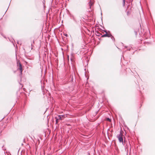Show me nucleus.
Returning <instances> with one entry per match:
<instances>
[{"mask_svg": "<svg viewBox=\"0 0 155 155\" xmlns=\"http://www.w3.org/2000/svg\"><path fill=\"white\" fill-rule=\"evenodd\" d=\"M110 37H111V38L112 41H114L115 39H114V37L113 36H112V35H111V36Z\"/></svg>", "mask_w": 155, "mask_h": 155, "instance_id": "obj_10", "label": "nucleus"}, {"mask_svg": "<svg viewBox=\"0 0 155 155\" xmlns=\"http://www.w3.org/2000/svg\"><path fill=\"white\" fill-rule=\"evenodd\" d=\"M131 48H128L127 49V50H128L129 51H130V50Z\"/></svg>", "mask_w": 155, "mask_h": 155, "instance_id": "obj_15", "label": "nucleus"}, {"mask_svg": "<svg viewBox=\"0 0 155 155\" xmlns=\"http://www.w3.org/2000/svg\"><path fill=\"white\" fill-rule=\"evenodd\" d=\"M103 31L105 33H106V32H107V33H110V31H107L106 30H103Z\"/></svg>", "mask_w": 155, "mask_h": 155, "instance_id": "obj_12", "label": "nucleus"}, {"mask_svg": "<svg viewBox=\"0 0 155 155\" xmlns=\"http://www.w3.org/2000/svg\"><path fill=\"white\" fill-rule=\"evenodd\" d=\"M89 8L91 9V7L93 5V3L92 2L91 0H90V1L88 3Z\"/></svg>", "mask_w": 155, "mask_h": 155, "instance_id": "obj_6", "label": "nucleus"}, {"mask_svg": "<svg viewBox=\"0 0 155 155\" xmlns=\"http://www.w3.org/2000/svg\"><path fill=\"white\" fill-rule=\"evenodd\" d=\"M101 15H102V12H101Z\"/></svg>", "mask_w": 155, "mask_h": 155, "instance_id": "obj_21", "label": "nucleus"}, {"mask_svg": "<svg viewBox=\"0 0 155 155\" xmlns=\"http://www.w3.org/2000/svg\"><path fill=\"white\" fill-rule=\"evenodd\" d=\"M123 134L121 132H120V134L118 136V138L119 140V141L120 143H123Z\"/></svg>", "mask_w": 155, "mask_h": 155, "instance_id": "obj_3", "label": "nucleus"}, {"mask_svg": "<svg viewBox=\"0 0 155 155\" xmlns=\"http://www.w3.org/2000/svg\"><path fill=\"white\" fill-rule=\"evenodd\" d=\"M127 46H125L124 48H127Z\"/></svg>", "mask_w": 155, "mask_h": 155, "instance_id": "obj_18", "label": "nucleus"}, {"mask_svg": "<svg viewBox=\"0 0 155 155\" xmlns=\"http://www.w3.org/2000/svg\"><path fill=\"white\" fill-rule=\"evenodd\" d=\"M121 44L122 45H123V43H121Z\"/></svg>", "mask_w": 155, "mask_h": 155, "instance_id": "obj_20", "label": "nucleus"}, {"mask_svg": "<svg viewBox=\"0 0 155 155\" xmlns=\"http://www.w3.org/2000/svg\"><path fill=\"white\" fill-rule=\"evenodd\" d=\"M17 66L18 67H19L18 68V70L19 69L20 71V74H22V71L23 70V68L22 65L21 64L20 62L18 61L17 62Z\"/></svg>", "mask_w": 155, "mask_h": 155, "instance_id": "obj_2", "label": "nucleus"}, {"mask_svg": "<svg viewBox=\"0 0 155 155\" xmlns=\"http://www.w3.org/2000/svg\"><path fill=\"white\" fill-rule=\"evenodd\" d=\"M111 36V34L110 33L106 32L105 34L101 36V37H110Z\"/></svg>", "mask_w": 155, "mask_h": 155, "instance_id": "obj_4", "label": "nucleus"}, {"mask_svg": "<svg viewBox=\"0 0 155 155\" xmlns=\"http://www.w3.org/2000/svg\"><path fill=\"white\" fill-rule=\"evenodd\" d=\"M31 45L32 46V44H31Z\"/></svg>", "mask_w": 155, "mask_h": 155, "instance_id": "obj_24", "label": "nucleus"}, {"mask_svg": "<svg viewBox=\"0 0 155 155\" xmlns=\"http://www.w3.org/2000/svg\"><path fill=\"white\" fill-rule=\"evenodd\" d=\"M12 42V43H13V45H14V43L13 42Z\"/></svg>", "mask_w": 155, "mask_h": 155, "instance_id": "obj_19", "label": "nucleus"}, {"mask_svg": "<svg viewBox=\"0 0 155 155\" xmlns=\"http://www.w3.org/2000/svg\"><path fill=\"white\" fill-rule=\"evenodd\" d=\"M33 43H34V40L33 41Z\"/></svg>", "mask_w": 155, "mask_h": 155, "instance_id": "obj_17", "label": "nucleus"}, {"mask_svg": "<svg viewBox=\"0 0 155 155\" xmlns=\"http://www.w3.org/2000/svg\"><path fill=\"white\" fill-rule=\"evenodd\" d=\"M25 88H24V91H25Z\"/></svg>", "mask_w": 155, "mask_h": 155, "instance_id": "obj_22", "label": "nucleus"}, {"mask_svg": "<svg viewBox=\"0 0 155 155\" xmlns=\"http://www.w3.org/2000/svg\"><path fill=\"white\" fill-rule=\"evenodd\" d=\"M4 37L5 38H6L5 37V36H4Z\"/></svg>", "mask_w": 155, "mask_h": 155, "instance_id": "obj_23", "label": "nucleus"}, {"mask_svg": "<svg viewBox=\"0 0 155 155\" xmlns=\"http://www.w3.org/2000/svg\"><path fill=\"white\" fill-rule=\"evenodd\" d=\"M55 118H56V124H57L58 123V120H58V119L57 118V117H55Z\"/></svg>", "mask_w": 155, "mask_h": 155, "instance_id": "obj_13", "label": "nucleus"}, {"mask_svg": "<svg viewBox=\"0 0 155 155\" xmlns=\"http://www.w3.org/2000/svg\"><path fill=\"white\" fill-rule=\"evenodd\" d=\"M70 82H71L72 83V84L74 85L75 84L76 82V78L74 74L73 75H71L69 79Z\"/></svg>", "mask_w": 155, "mask_h": 155, "instance_id": "obj_1", "label": "nucleus"}, {"mask_svg": "<svg viewBox=\"0 0 155 155\" xmlns=\"http://www.w3.org/2000/svg\"><path fill=\"white\" fill-rule=\"evenodd\" d=\"M102 19V17H101V19Z\"/></svg>", "mask_w": 155, "mask_h": 155, "instance_id": "obj_25", "label": "nucleus"}, {"mask_svg": "<svg viewBox=\"0 0 155 155\" xmlns=\"http://www.w3.org/2000/svg\"><path fill=\"white\" fill-rule=\"evenodd\" d=\"M105 120L109 122H110L111 121V119H110L109 118H106L105 119Z\"/></svg>", "mask_w": 155, "mask_h": 155, "instance_id": "obj_8", "label": "nucleus"}, {"mask_svg": "<svg viewBox=\"0 0 155 155\" xmlns=\"http://www.w3.org/2000/svg\"><path fill=\"white\" fill-rule=\"evenodd\" d=\"M72 19L74 20V22H77V21L76 20V19H75V17H74V16H72Z\"/></svg>", "mask_w": 155, "mask_h": 155, "instance_id": "obj_9", "label": "nucleus"}, {"mask_svg": "<svg viewBox=\"0 0 155 155\" xmlns=\"http://www.w3.org/2000/svg\"><path fill=\"white\" fill-rule=\"evenodd\" d=\"M95 34L96 36H100L101 35V34L98 31H95Z\"/></svg>", "mask_w": 155, "mask_h": 155, "instance_id": "obj_5", "label": "nucleus"}, {"mask_svg": "<svg viewBox=\"0 0 155 155\" xmlns=\"http://www.w3.org/2000/svg\"><path fill=\"white\" fill-rule=\"evenodd\" d=\"M123 5H124L125 4V0H123Z\"/></svg>", "mask_w": 155, "mask_h": 155, "instance_id": "obj_14", "label": "nucleus"}, {"mask_svg": "<svg viewBox=\"0 0 155 155\" xmlns=\"http://www.w3.org/2000/svg\"><path fill=\"white\" fill-rule=\"evenodd\" d=\"M64 117V116L59 115L58 116V120H62Z\"/></svg>", "mask_w": 155, "mask_h": 155, "instance_id": "obj_7", "label": "nucleus"}, {"mask_svg": "<svg viewBox=\"0 0 155 155\" xmlns=\"http://www.w3.org/2000/svg\"><path fill=\"white\" fill-rule=\"evenodd\" d=\"M65 35V36H68V35H67V34H66Z\"/></svg>", "mask_w": 155, "mask_h": 155, "instance_id": "obj_16", "label": "nucleus"}, {"mask_svg": "<svg viewBox=\"0 0 155 155\" xmlns=\"http://www.w3.org/2000/svg\"><path fill=\"white\" fill-rule=\"evenodd\" d=\"M134 33H135V35H137V32H138V30H134Z\"/></svg>", "mask_w": 155, "mask_h": 155, "instance_id": "obj_11", "label": "nucleus"}]
</instances>
